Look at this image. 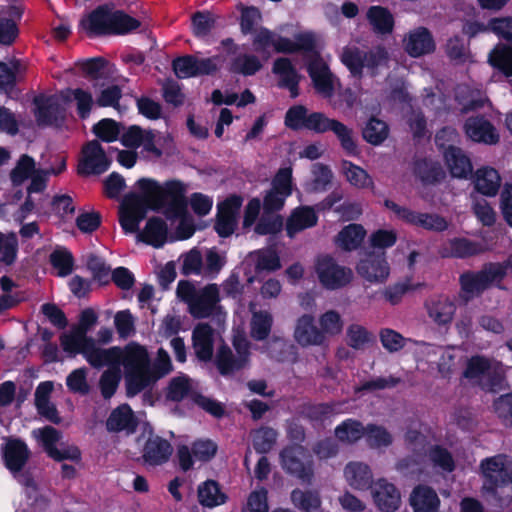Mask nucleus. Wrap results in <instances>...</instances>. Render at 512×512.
Wrapping results in <instances>:
<instances>
[{"label": "nucleus", "mask_w": 512, "mask_h": 512, "mask_svg": "<svg viewBox=\"0 0 512 512\" xmlns=\"http://www.w3.org/2000/svg\"><path fill=\"white\" fill-rule=\"evenodd\" d=\"M136 186L139 194L127 195L121 205L120 224L126 233L136 232L147 210L160 208L167 200V194L174 188L172 184L163 188L148 178L138 180Z\"/></svg>", "instance_id": "f257e3e1"}, {"label": "nucleus", "mask_w": 512, "mask_h": 512, "mask_svg": "<svg viewBox=\"0 0 512 512\" xmlns=\"http://www.w3.org/2000/svg\"><path fill=\"white\" fill-rule=\"evenodd\" d=\"M101 354V367L117 365L123 369L129 394L135 395L146 387L149 353L144 346L131 342L124 347L104 348Z\"/></svg>", "instance_id": "f03ea898"}, {"label": "nucleus", "mask_w": 512, "mask_h": 512, "mask_svg": "<svg viewBox=\"0 0 512 512\" xmlns=\"http://www.w3.org/2000/svg\"><path fill=\"white\" fill-rule=\"evenodd\" d=\"M340 60L355 78H361L366 68L371 75H375L388 61V53L382 47H377L367 53L356 46H346L342 49Z\"/></svg>", "instance_id": "7ed1b4c3"}, {"label": "nucleus", "mask_w": 512, "mask_h": 512, "mask_svg": "<svg viewBox=\"0 0 512 512\" xmlns=\"http://www.w3.org/2000/svg\"><path fill=\"white\" fill-rule=\"evenodd\" d=\"M315 271L321 286L331 291L347 287L354 279L351 268L338 264L328 256L317 260Z\"/></svg>", "instance_id": "20e7f679"}, {"label": "nucleus", "mask_w": 512, "mask_h": 512, "mask_svg": "<svg viewBox=\"0 0 512 512\" xmlns=\"http://www.w3.org/2000/svg\"><path fill=\"white\" fill-rule=\"evenodd\" d=\"M61 346L72 355L81 353L86 361L95 368H101V357L104 348L99 347L95 340L88 338L83 331L73 328L62 334Z\"/></svg>", "instance_id": "39448f33"}, {"label": "nucleus", "mask_w": 512, "mask_h": 512, "mask_svg": "<svg viewBox=\"0 0 512 512\" xmlns=\"http://www.w3.org/2000/svg\"><path fill=\"white\" fill-rule=\"evenodd\" d=\"M167 396L174 401H180L185 397L191 396L200 408L211 415L220 417L224 413V408L220 402L203 395H195L193 381L184 375L177 376L171 380Z\"/></svg>", "instance_id": "423d86ee"}, {"label": "nucleus", "mask_w": 512, "mask_h": 512, "mask_svg": "<svg viewBox=\"0 0 512 512\" xmlns=\"http://www.w3.org/2000/svg\"><path fill=\"white\" fill-rule=\"evenodd\" d=\"M32 436L43 447L48 456L56 461L66 459L78 461L80 459V451L77 447L64 445L62 443L60 444V448L57 447V443L60 441L62 435L51 426L34 429Z\"/></svg>", "instance_id": "0eeeda50"}, {"label": "nucleus", "mask_w": 512, "mask_h": 512, "mask_svg": "<svg viewBox=\"0 0 512 512\" xmlns=\"http://www.w3.org/2000/svg\"><path fill=\"white\" fill-rule=\"evenodd\" d=\"M505 276L504 267L500 264H490L479 273H467L461 276L462 291L466 298H471L489 286L500 282Z\"/></svg>", "instance_id": "6e6552de"}, {"label": "nucleus", "mask_w": 512, "mask_h": 512, "mask_svg": "<svg viewBox=\"0 0 512 512\" xmlns=\"http://www.w3.org/2000/svg\"><path fill=\"white\" fill-rule=\"evenodd\" d=\"M504 367L500 362L489 361L483 357H472L464 372L466 378L475 380L484 387L494 390L496 383L502 380Z\"/></svg>", "instance_id": "1a4fd4ad"}, {"label": "nucleus", "mask_w": 512, "mask_h": 512, "mask_svg": "<svg viewBox=\"0 0 512 512\" xmlns=\"http://www.w3.org/2000/svg\"><path fill=\"white\" fill-rule=\"evenodd\" d=\"M237 355L234 356L227 346L219 347L216 354V365L222 375H229L246 366L249 360L250 344L244 337H236L233 341Z\"/></svg>", "instance_id": "9d476101"}, {"label": "nucleus", "mask_w": 512, "mask_h": 512, "mask_svg": "<svg viewBox=\"0 0 512 512\" xmlns=\"http://www.w3.org/2000/svg\"><path fill=\"white\" fill-rule=\"evenodd\" d=\"M481 469L486 481L483 484L484 492L497 494L500 487L512 483V472L507 465V458L497 455L481 463Z\"/></svg>", "instance_id": "9b49d317"}, {"label": "nucleus", "mask_w": 512, "mask_h": 512, "mask_svg": "<svg viewBox=\"0 0 512 512\" xmlns=\"http://www.w3.org/2000/svg\"><path fill=\"white\" fill-rule=\"evenodd\" d=\"M292 193V169H280L272 180L271 189L266 192L263 200L266 212L278 211L283 208L286 199Z\"/></svg>", "instance_id": "f8f14e48"}, {"label": "nucleus", "mask_w": 512, "mask_h": 512, "mask_svg": "<svg viewBox=\"0 0 512 512\" xmlns=\"http://www.w3.org/2000/svg\"><path fill=\"white\" fill-rule=\"evenodd\" d=\"M282 467L303 482L309 483L313 477L312 461L302 446L286 448L281 453Z\"/></svg>", "instance_id": "ddd939ff"}, {"label": "nucleus", "mask_w": 512, "mask_h": 512, "mask_svg": "<svg viewBox=\"0 0 512 512\" xmlns=\"http://www.w3.org/2000/svg\"><path fill=\"white\" fill-rule=\"evenodd\" d=\"M355 269L364 281L374 285L385 283L390 276V266L382 254H366Z\"/></svg>", "instance_id": "4468645a"}, {"label": "nucleus", "mask_w": 512, "mask_h": 512, "mask_svg": "<svg viewBox=\"0 0 512 512\" xmlns=\"http://www.w3.org/2000/svg\"><path fill=\"white\" fill-rule=\"evenodd\" d=\"M370 495L376 508L382 512H394L401 505V492L386 478H378L370 485Z\"/></svg>", "instance_id": "2eb2a0df"}, {"label": "nucleus", "mask_w": 512, "mask_h": 512, "mask_svg": "<svg viewBox=\"0 0 512 512\" xmlns=\"http://www.w3.org/2000/svg\"><path fill=\"white\" fill-rule=\"evenodd\" d=\"M70 92L62 91L49 97L36 98V119L40 124H52L65 111L70 103Z\"/></svg>", "instance_id": "dca6fc26"}, {"label": "nucleus", "mask_w": 512, "mask_h": 512, "mask_svg": "<svg viewBox=\"0 0 512 512\" xmlns=\"http://www.w3.org/2000/svg\"><path fill=\"white\" fill-rule=\"evenodd\" d=\"M220 64L221 61L218 57L197 58L194 56H185L173 62V69L179 78H189L211 74L219 68Z\"/></svg>", "instance_id": "f3484780"}, {"label": "nucleus", "mask_w": 512, "mask_h": 512, "mask_svg": "<svg viewBox=\"0 0 512 512\" xmlns=\"http://www.w3.org/2000/svg\"><path fill=\"white\" fill-rule=\"evenodd\" d=\"M405 52L414 58L431 54L436 44L431 32L425 27H416L408 31L402 40Z\"/></svg>", "instance_id": "a211bd4d"}, {"label": "nucleus", "mask_w": 512, "mask_h": 512, "mask_svg": "<svg viewBox=\"0 0 512 512\" xmlns=\"http://www.w3.org/2000/svg\"><path fill=\"white\" fill-rule=\"evenodd\" d=\"M219 287L210 284L198 290L195 300L191 303L189 312L195 318H206L221 312Z\"/></svg>", "instance_id": "6ab92c4d"}, {"label": "nucleus", "mask_w": 512, "mask_h": 512, "mask_svg": "<svg viewBox=\"0 0 512 512\" xmlns=\"http://www.w3.org/2000/svg\"><path fill=\"white\" fill-rule=\"evenodd\" d=\"M308 72L316 91L324 98L332 97L335 89L340 86L339 80L321 59L313 60L308 66Z\"/></svg>", "instance_id": "aec40b11"}, {"label": "nucleus", "mask_w": 512, "mask_h": 512, "mask_svg": "<svg viewBox=\"0 0 512 512\" xmlns=\"http://www.w3.org/2000/svg\"><path fill=\"white\" fill-rule=\"evenodd\" d=\"M422 352L427 356V362L431 366H436L441 377H449L455 371L457 355L453 349L424 344Z\"/></svg>", "instance_id": "412c9836"}, {"label": "nucleus", "mask_w": 512, "mask_h": 512, "mask_svg": "<svg viewBox=\"0 0 512 512\" xmlns=\"http://www.w3.org/2000/svg\"><path fill=\"white\" fill-rule=\"evenodd\" d=\"M242 205L238 196H230L218 205V215L215 229L221 237H227L234 232L236 217Z\"/></svg>", "instance_id": "4be33fe9"}, {"label": "nucleus", "mask_w": 512, "mask_h": 512, "mask_svg": "<svg viewBox=\"0 0 512 512\" xmlns=\"http://www.w3.org/2000/svg\"><path fill=\"white\" fill-rule=\"evenodd\" d=\"M110 166V161L98 141H91L83 148L82 162L79 167L83 174H101Z\"/></svg>", "instance_id": "5701e85b"}, {"label": "nucleus", "mask_w": 512, "mask_h": 512, "mask_svg": "<svg viewBox=\"0 0 512 512\" xmlns=\"http://www.w3.org/2000/svg\"><path fill=\"white\" fill-rule=\"evenodd\" d=\"M294 340L302 347L321 346L324 344L322 333L315 325L314 317L309 314L300 316L295 323Z\"/></svg>", "instance_id": "b1692460"}, {"label": "nucleus", "mask_w": 512, "mask_h": 512, "mask_svg": "<svg viewBox=\"0 0 512 512\" xmlns=\"http://www.w3.org/2000/svg\"><path fill=\"white\" fill-rule=\"evenodd\" d=\"M318 222V215L313 207L300 206L293 209L286 220L285 230L288 237L293 238L298 233L314 227Z\"/></svg>", "instance_id": "393cba45"}, {"label": "nucleus", "mask_w": 512, "mask_h": 512, "mask_svg": "<svg viewBox=\"0 0 512 512\" xmlns=\"http://www.w3.org/2000/svg\"><path fill=\"white\" fill-rule=\"evenodd\" d=\"M253 45L257 52L264 54L265 59L269 57L268 49L270 47H272L274 51L282 53L289 52L294 48L290 43V39L276 35L265 28H261L255 33Z\"/></svg>", "instance_id": "a878e982"}, {"label": "nucleus", "mask_w": 512, "mask_h": 512, "mask_svg": "<svg viewBox=\"0 0 512 512\" xmlns=\"http://www.w3.org/2000/svg\"><path fill=\"white\" fill-rule=\"evenodd\" d=\"M466 135L475 142L495 144L499 135L494 126L482 117H470L464 125Z\"/></svg>", "instance_id": "bb28decb"}, {"label": "nucleus", "mask_w": 512, "mask_h": 512, "mask_svg": "<svg viewBox=\"0 0 512 512\" xmlns=\"http://www.w3.org/2000/svg\"><path fill=\"white\" fill-rule=\"evenodd\" d=\"M2 454L6 467L12 472H18L26 464L30 451L23 441L11 438L2 447Z\"/></svg>", "instance_id": "cd10ccee"}, {"label": "nucleus", "mask_w": 512, "mask_h": 512, "mask_svg": "<svg viewBox=\"0 0 512 512\" xmlns=\"http://www.w3.org/2000/svg\"><path fill=\"white\" fill-rule=\"evenodd\" d=\"M192 338L196 356L203 361L210 360L215 341L213 329L206 323H200L194 328Z\"/></svg>", "instance_id": "c85d7f7f"}, {"label": "nucleus", "mask_w": 512, "mask_h": 512, "mask_svg": "<svg viewBox=\"0 0 512 512\" xmlns=\"http://www.w3.org/2000/svg\"><path fill=\"white\" fill-rule=\"evenodd\" d=\"M410 505L413 512H438L440 499L432 488L419 485L410 495Z\"/></svg>", "instance_id": "c756f323"}, {"label": "nucleus", "mask_w": 512, "mask_h": 512, "mask_svg": "<svg viewBox=\"0 0 512 512\" xmlns=\"http://www.w3.org/2000/svg\"><path fill=\"white\" fill-rule=\"evenodd\" d=\"M455 311V303L447 296H438L427 303L428 315L437 325L449 324L454 317Z\"/></svg>", "instance_id": "7c9ffc66"}, {"label": "nucleus", "mask_w": 512, "mask_h": 512, "mask_svg": "<svg viewBox=\"0 0 512 512\" xmlns=\"http://www.w3.org/2000/svg\"><path fill=\"white\" fill-rule=\"evenodd\" d=\"M474 186L477 192L484 196H495L501 186V177L498 171L492 167H482L474 174Z\"/></svg>", "instance_id": "2f4dec72"}, {"label": "nucleus", "mask_w": 512, "mask_h": 512, "mask_svg": "<svg viewBox=\"0 0 512 512\" xmlns=\"http://www.w3.org/2000/svg\"><path fill=\"white\" fill-rule=\"evenodd\" d=\"M443 153L445 163L453 177L466 178L471 174V161L460 148L448 145Z\"/></svg>", "instance_id": "473e14b6"}, {"label": "nucleus", "mask_w": 512, "mask_h": 512, "mask_svg": "<svg viewBox=\"0 0 512 512\" xmlns=\"http://www.w3.org/2000/svg\"><path fill=\"white\" fill-rule=\"evenodd\" d=\"M340 172L344 179L356 189H374L372 176L362 167L348 160L340 163Z\"/></svg>", "instance_id": "72a5a7b5"}, {"label": "nucleus", "mask_w": 512, "mask_h": 512, "mask_svg": "<svg viewBox=\"0 0 512 512\" xmlns=\"http://www.w3.org/2000/svg\"><path fill=\"white\" fill-rule=\"evenodd\" d=\"M137 425L136 418L131 408L126 405H120L114 409L106 421V428L110 432L125 431L134 432Z\"/></svg>", "instance_id": "f704fd0d"}, {"label": "nucleus", "mask_w": 512, "mask_h": 512, "mask_svg": "<svg viewBox=\"0 0 512 512\" xmlns=\"http://www.w3.org/2000/svg\"><path fill=\"white\" fill-rule=\"evenodd\" d=\"M344 478L349 486L357 490L370 488L373 482L370 467L362 462L348 463L344 469Z\"/></svg>", "instance_id": "c9c22d12"}, {"label": "nucleus", "mask_w": 512, "mask_h": 512, "mask_svg": "<svg viewBox=\"0 0 512 512\" xmlns=\"http://www.w3.org/2000/svg\"><path fill=\"white\" fill-rule=\"evenodd\" d=\"M112 11L101 7L82 19L81 27L90 34H111Z\"/></svg>", "instance_id": "e433bc0d"}, {"label": "nucleus", "mask_w": 512, "mask_h": 512, "mask_svg": "<svg viewBox=\"0 0 512 512\" xmlns=\"http://www.w3.org/2000/svg\"><path fill=\"white\" fill-rule=\"evenodd\" d=\"M273 73L279 78V85L289 89L291 97L298 96L299 75L287 58H279L273 65Z\"/></svg>", "instance_id": "4c0bfd02"}, {"label": "nucleus", "mask_w": 512, "mask_h": 512, "mask_svg": "<svg viewBox=\"0 0 512 512\" xmlns=\"http://www.w3.org/2000/svg\"><path fill=\"white\" fill-rule=\"evenodd\" d=\"M251 312L250 335L255 340H264L270 333L273 317L267 310H257L255 304L249 306Z\"/></svg>", "instance_id": "58836bf2"}, {"label": "nucleus", "mask_w": 512, "mask_h": 512, "mask_svg": "<svg viewBox=\"0 0 512 512\" xmlns=\"http://www.w3.org/2000/svg\"><path fill=\"white\" fill-rule=\"evenodd\" d=\"M172 454L168 441L159 436H151L144 447L143 457L146 462L157 465L165 462Z\"/></svg>", "instance_id": "ea45409f"}, {"label": "nucleus", "mask_w": 512, "mask_h": 512, "mask_svg": "<svg viewBox=\"0 0 512 512\" xmlns=\"http://www.w3.org/2000/svg\"><path fill=\"white\" fill-rule=\"evenodd\" d=\"M53 390L52 382L40 383L35 392V404L40 415L53 423H59L55 406L50 403L49 395Z\"/></svg>", "instance_id": "a19ab883"}, {"label": "nucleus", "mask_w": 512, "mask_h": 512, "mask_svg": "<svg viewBox=\"0 0 512 512\" xmlns=\"http://www.w3.org/2000/svg\"><path fill=\"white\" fill-rule=\"evenodd\" d=\"M366 236V230L359 224L345 226L336 236L335 244L345 251H352L360 247Z\"/></svg>", "instance_id": "79ce46f5"}, {"label": "nucleus", "mask_w": 512, "mask_h": 512, "mask_svg": "<svg viewBox=\"0 0 512 512\" xmlns=\"http://www.w3.org/2000/svg\"><path fill=\"white\" fill-rule=\"evenodd\" d=\"M318 327L325 343L327 336L333 337L342 333L344 320L339 311L329 309L318 316Z\"/></svg>", "instance_id": "37998d69"}, {"label": "nucleus", "mask_w": 512, "mask_h": 512, "mask_svg": "<svg viewBox=\"0 0 512 512\" xmlns=\"http://www.w3.org/2000/svg\"><path fill=\"white\" fill-rule=\"evenodd\" d=\"M140 147L159 158L164 153H170L173 148L172 139L169 136L154 134L152 131L145 130Z\"/></svg>", "instance_id": "c03bdc74"}, {"label": "nucleus", "mask_w": 512, "mask_h": 512, "mask_svg": "<svg viewBox=\"0 0 512 512\" xmlns=\"http://www.w3.org/2000/svg\"><path fill=\"white\" fill-rule=\"evenodd\" d=\"M138 238L155 248L161 247L167 239V227L159 218L150 219Z\"/></svg>", "instance_id": "a18cd8bd"}, {"label": "nucleus", "mask_w": 512, "mask_h": 512, "mask_svg": "<svg viewBox=\"0 0 512 512\" xmlns=\"http://www.w3.org/2000/svg\"><path fill=\"white\" fill-rule=\"evenodd\" d=\"M367 19L373 30L380 34L393 31L394 18L388 9L381 6H372L367 11Z\"/></svg>", "instance_id": "49530a36"}, {"label": "nucleus", "mask_w": 512, "mask_h": 512, "mask_svg": "<svg viewBox=\"0 0 512 512\" xmlns=\"http://www.w3.org/2000/svg\"><path fill=\"white\" fill-rule=\"evenodd\" d=\"M173 216L180 218V223L176 231V239L184 240L190 238L194 233L192 220L186 216L185 203L180 194H176L172 198Z\"/></svg>", "instance_id": "de8ad7c7"}, {"label": "nucleus", "mask_w": 512, "mask_h": 512, "mask_svg": "<svg viewBox=\"0 0 512 512\" xmlns=\"http://www.w3.org/2000/svg\"><path fill=\"white\" fill-rule=\"evenodd\" d=\"M19 13L13 6H7L0 11V43L11 44L18 35V29L13 18L18 17Z\"/></svg>", "instance_id": "09e8293b"}, {"label": "nucleus", "mask_w": 512, "mask_h": 512, "mask_svg": "<svg viewBox=\"0 0 512 512\" xmlns=\"http://www.w3.org/2000/svg\"><path fill=\"white\" fill-rule=\"evenodd\" d=\"M247 260L257 271H275L281 267L280 258L273 249H261L251 252Z\"/></svg>", "instance_id": "8fccbe9b"}, {"label": "nucleus", "mask_w": 512, "mask_h": 512, "mask_svg": "<svg viewBox=\"0 0 512 512\" xmlns=\"http://www.w3.org/2000/svg\"><path fill=\"white\" fill-rule=\"evenodd\" d=\"M172 371V363L168 353L164 349H159L156 359L151 364L149 360L146 387L158 379L164 377Z\"/></svg>", "instance_id": "3c124183"}, {"label": "nucleus", "mask_w": 512, "mask_h": 512, "mask_svg": "<svg viewBox=\"0 0 512 512\" xmlns=\"http://www.w3.org/2000/svg\"><path fill=\"white\" fill-rule=\"evenodd\" d=\"M329 131H332L336 135L342 149L345 151L347 155H359L360 152L357 147L356 141L354 140L353 131L348 126L335 119Z\"/></svg>", "instance_id": "603ef678"}, {"label": "nucleus", "mask_w": 512, "mask_h": 512, "mask_svg": "<svg viewBox=\"0 0 512 512\" xmlns=\"http://www.w3.org/2000/svg\"><path fill=\"white\" fill-rule=\"evenodd\" d=\"M491 66L499 69L506 77L512 78V48L497 45L488 55Z\"/></svg>", "instance_id": "864d4df0"}, {"label": "nucleus", "mask_w": 512, "mask_h": 512, "mask_svg": "<svg viewBox=\"0 0 512 512\" xmlns=\"http://www.w3.org/2000/svg\"><path fill=\"white\" fill-rule=\"evenodd\" d=\"M346 343L355 350H363L373 340V333L365 326L351 323L346 329Z\"/></svg>", "instance_id": "5fc2aeb1"}, {"label": "nucleus", "mask_w": 512, "mask_h": 512, "mask_svg": "<svg viewBox=\"0 0 512 512\" xmlns=\"http://www.w3.org/2000/svg\"><path fill=\"white\" fill-rule=\"evenodd\" d=\"M198 498L200 503L207 507L221 505L226 500L225 494L213 480H208L199 486Z\"/></svg>", "instance_id": "6e6d98bb"}, {"label": "nucleus", "mask_w": 512, "mask_h": 512, "mask_svg": "<svg viewBox=\"0 0 512 512\" xmlns=\"http://www.w3.org/2000/svg\"><path fill=\"white\" fill-rule=\"evenodd\" d=\"M365 434V427L352 419L342 422L335 428V436L341 442L354 443L361 439Z\"/></svg>", "instance_id": "4d7b16f0"}, {"label": "nucleus", "mask_w": 512, "mask_h": 512, "mask_svg": "<svg viewBox=\"0 0 512 512\" xmlns=\"http://www.w3.org/2000/svg\"><path fill=\"white\" fill-rule=\"evenodd\" d=\"M366 442L371 448L381 449L393 442L392 434L383 426L370 424L365 428Z\"/></svg>", "instance_id": "13d9d810"}, {"label": "nucleus", "mask_w": 512, "mask_h": 512, "mask_svg": "<svg viewBox=\"0 0 512 512\" xmlns=\"http://www.w3.org/2000/svg\"><path fill=\"white\" fill-rule=\"evenodd\" d=\"M409 223L437 232L444 231L448 227L446 219L437 214L413 212Z\"/></svg>", "instance_id": "bf43d9fd"}, {"label": "nucleus", "mask_w": 512, "mask_h": 512, "mask_svg": "<svg viewBox=\"0 0 512 512\" xmlns=\"http://www.w3.org/2000/svg\"><path fill=\"white\" fill-rule=\"evenodd\" d=\"M387 136L388 126L376 118H371L363 129L364 139L372 145L381 144Z\"/></svg>", "instance_id": "052dcab7"}, {"label": "nucleus", "mask_w": 512, "mask_h": 512, "mask_svg": "<svg viewBox=\"0 0 512 512\" xmlns=\"http://www.w3.org/2000/svg\"><path fill=\"white\" fill-rule=\"evenodd\" d=\"M291 500L297 508L306 512L318 509L321 504L320 496L317 492L302 491L300 489L292 491Z\"/></svg>", "instance_id": "680f3d73"}, {"label": "nucleus", "mask_w": 512, "mask_h": 512, "mask_svg": "<svg viewBox=\"0 0 512 512\" xmlns=\"http://www.w3.org/2000/svg\"><path fill=\"white\" fill-rule=\"evenodd\" d=\"M108 369L102 374L100 378V388L102 395L105 398H110L116 391L121 377L122 370H119L117 365H107Z\"/></svg>", "instance_id": "e2e57ef3"}, {"label": "nucleus", "mask_w": 512, "mask_h": 512, "mask_svg": "<svg viewBox=\"0 0 512 512\" xmlns=\"http://www.w3.org/2000/svg\"><path fill=\"white\" fill-rule=\"evenodd\" d=\"M313 179L307 184L306 189L310 192L323 191L331 183L333 178L332 171L324 165L317 164L312 170Z\"/></svg>", "instance_id": "0e129e2a"}, {"label": "nucleus", "mask_w": 512, "mask_h": 512, "mask_svg": "<svg viewBox=\"0 0 512 512\" xmlns=\"http://www.w3.org/2000/svg\"><path fill=\"white\" fill-rule=\"evenodd\" d=\"M111 34H126L136 30L140 22L122 11H112Z\"/></svg>", "instance_id": "69168bd1"}, {"label": "nucleus", "mask_w": 512, "mask_h": 512, "mask_svg": "<svg viewBox=\"0 0 512 512\" xmlns=\"http://www.w3.org/2000/svg\"><path fill=\"white\" fill-rule=\"evenodd\" d=\"M309 112L302 105H295L288 109L285 115V125L293 130L305 129Z\"/></svg>", "instance_id": "338daca9"}, {"label": "nucleus", "mask_w": 512, "mask_h": 512, "mask_svg": "<svg viewBox=\"0 0 512 512\" xmlns=\"http://www.w3.org/2000/svg\"><path fill=\"white\" fill-rule=\"evenodd\" d=\"M276 431L271 428H261L253 433V446L259 453L270 451L276 441Z\"/></svg>", "instance_id": "774afa93"}]
</instances>
